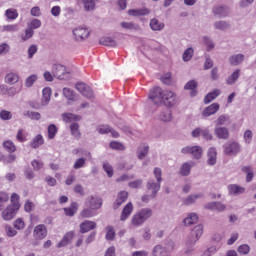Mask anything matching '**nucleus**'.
Masks as SVG:
<instances>
[{
  "instance_id": "nucleus-14",
  "label": "nucleus",
  "mask_w": 256,
  "mask_h": 256,
  "mask_svg": "<svg viewBox=\"0 0 256 256\" xmlns=\"http://www.w3.org/2000/svg\"><path fill=\"white\" fill-rule=\"evenodd\" d=\"M146 189L152 191V197H157V193H159L161 189V182H155V180L150 179L146 184Z\"/></svg>"
},
{
  "instance_id": "nucleus-22",
  "label": "nucleus",
  "mask_w": 256,
  "mask_h": 256,
  "mask_svg": "<svg viewBox=\"0 0 256 256\" xmlns=\"http://www.w3.org/2000/svg\"><path fill=\"white\" fill-rule=\"evenodd\" d=\"M203 197V193L190 194L189 196L182 200V203L184 205H194V203L197 202V199H203Z\"/></svg>"
},
{
  "instance_id": "nucleus-55",
  "label": "nucleus",
  "mask_w": 256,
  "mask_h": 256,
  "mask_svg": "<svg viewBox=\"0 0 256 256\" xmlns=\"http://www.w3.org/2000/svg\"><path fill=\"white\" fill-rule=\"evenodd\" d=\"M37 79H39V77H37L36 74L29 76L25 80V87L31 88L32 85H35V82L37 81Z\"/></svg>"
},
{
  "instance_id": "nucleus-15",
  "label": "nucleus",
  "mask_w": 256,
  "mask_h": 256,
  "mask_svg": "<svg viewBox=\"0 0 256 256\" xmlns=\"http://www.w3.org/2000/svg\"><path fill=\"white\" fill-rule=\"evenodd\" d=\"M35 239L42 240L47 237V227L43 224H39L34 228Z\"/></svg>"
},
{
  "instance_id": "nucleus-21",
  "label": "nucleus",
  "mask_w": 256,
  "mask_h": 256,
  "mask_svg": "<svg viewBox=\"0 0 256 256\" xmlns=\"http://www.w3.org/2000/svg\"><path fill=\"white\" fill-rule=\"evenodd\" d=\"M207 163L210 166L216 165L217 164V148L211 147L208 149L207 153Z\"/></svg>"
},
{
  "instance_id": "nucleus-58",
  "label": "nucleus",
  "mask_w": 256,
  "mask_h": 256,
  "mask_svg": "<svg viewBox=\"0 0 256 256\" xmlns=\"http://www.w3.org/2000/svg\"><path fill=\"white\" fill-rule=\"evenodd\" d=\"M13 225L14 229H17L18 231H23V229H25V221H23L21 218H17Z\"/></svg>"
},
{
  "instance_id": "nucleus-39",
  "label": "nucleus",
  "mask_w": 256,
  "mask_h": 256,
  "mask_svg": "<svg viewBox=\"0 0 256 256\" xmlns=\"http://www.w3.org/2000/svg\"><path fill=\"white\" fill-rule=\"evenodd\" d=\"M23 90V84H17L15 86H11L8 88V97H15V95H19V92Z\"/></svg>"
},
{
  "instance_id": "nucleus-46",
  "label": "nucleus",
  "mask_w": 256,
  "mask_h": 256,
  "mask_svg": "<svg viewBox=\"0 0 256 256\" xmlns=\"http://www.w3.org/2000/svg\"><path fill=\"white\" fill-rule=\"evenodd\" d=\"M194 53H195V50H193L192 47L187 48V49L184 51L183 55H182L183 61H184L185 63L191 61V59H193Z\"/></svg>"
},
{
  "instance_id": "nucleus-61",
  "label": "nucleus",
  "mask_w": 256,
  "mask_h": 256,
  "mask_svg": "<svg viewBox=\"0 0 256 256\" xmlns=\"http://www.w3.org/2000/svg\"><path fill=\"white\" fill-rule=\"evenodd\" d=\"M192 234L195 235L198 239H201V235H203V225L199 224L194 227L192 230Z\"/></svg>"
},
{
  "instance_id": "nucleus-57",
  "label": "nucleus",
  "mask_w": 256,
  "mask_h": 256,
  "mask_svg": "<svg viewBox=\"0 0 256 256\" xmlns=\"http://www.w3.org/2000/svg\"><path fill=\"white\" fill-rule=\"evenodd\" d=\"M33 35H35V32L32 30V28H27L25 30V33L21 36L22 41H29V39H31V37H33Z\"/></svg>"
},
{
  "instance_id": "nucleus-59",
  "label": "nucleus",
  "mask_w": 256,
  "mask_h": 256,
  "mask_svg": "<svg viewBox=\"0 0 256 256\" xmlns=\"http://www.w3.org/2000/svg\"><path fill=\"white\" fill-rule=\"evenodd\" d=\"M106 239L107 241H113V239H115V230L113 229V226H108L106 228Z\"/></svg>"
},
{
  "instance_id": "nucleus-44",
  "label": "nucleus",
  "mask_w": 256,
  "mask_h": 256,
  "mask_svg": "<svg viewBox=\"0 0 256 256\" xmlns=\"http://www.w3.org/2000/svg\"><path fill=\"white\" fill-rule=\"evenodd\" d=\"M43 143H44L43 136L41 134H38L33 138L30 144V147H32V149H38V147H41Z\"/></svg>"
},
{
  "instance_id": "nucleus-52",
  "label": "nucleus",
  "mask_w": 256,
  "mask_h": 256,
  "mask_svg": "<svg viewBox=\"0 0 256 256\" xmlns=\"http://www.w3.org/2000/svg\"><path fill=\"white\" fill-rule=\"evenodd\" d=\"M10 207H14L15 209H19L21 207V204L19 203V195L17 193H13L11 195Z\"/></svg>"
},
{
  "instance_id": "nucleus-2",
  "label": "nucleus",
  "mask_w": 256,
  "mask_h": 256,
  "mask_svg": "<svg viewBox=\"0 0 256 256\" xmlns=\"http://www.w3.org/2000/svg\"><path fill=\"white\" fill-rule=\"evenodd\" d=\"M225 155L229 157H235L238 153H241V145L239 142L230 141L223 145Z\"/></svg>"
},
{
  "instance_id": "nucleus-25",
  "label": "nucleus",
  "mask_w": 256,
  "mask_h": 256,
  "mask_svg": "<svg viewBox=\"0 0 256 256\" xmlns=\"http://www.w3.org/2000/svg\"><path fill=\"white\" fill-rule=\"evenodd\" d=\"M133 213V203L129 202L122 210L120 221H127Z\"/></svg>"
},
{
  "instance_id": "nucleus-34",
  "label": "nucleus",
  "mask_w": 256,
  "mask_h": 256,
  "mask_svg": "<svg viewBox=\"0 0 256 256\" xmlns=\"http://www.w3.org/2000/svg\"><path fill=\"white\" fill-rule=\"evenodd\" d=\"M74 233L68 232L66 235L62 238V240L58 243L57 247L61 249V247H67L69 243L73 240Z\"/></svg>"
},
{
  "instance_id": "nucleus-53",
  "label": "nucleus",
  "mask_w": 256,
  "mask_h": 256,
  "mask_svg": "<svg viewBox=\"0 0 256 256\" xmlns=\"http://www.w3.org/2000/svg\"><path fill=\"white\" fill-rule=\"evenodd\" d=\"M57 126L55 124H50L48 126V138L55 139V135H57Z\"/></svg>"
},
{
  "instance_id": "nucleus-8",
  "label": "nucleus",
  "mask_w": 256,
  "mask_h": 256,
  "mask_svg": "<svg viewBox=\"0 0 256 256\" xmlns=\"http://www.w3.org/2000/svg\"><path fill=\"white\" fill-rule=\"evenodd\" d=\"M182 153H184V155L190 153V155H193L194 159H201V157H203V148H201V146H186L182 148Z\"/></svg>"
},
{
  "instance_id": "nucleus-35",
  "label": "nucleus",
  "mask_w": 256,
  "mask_h": 256,
  "mask_svg": "<svg viewBox=\"0 0 256 256\" xmlns=\"http://www.w3.org/2000/svg\"><path fill=\"white\" fill-rule=\"evenodd\" d=\"M100 45H104L105 47H117V41L112 37L105 36L100 39Z\"/></svg>"
},
{
  "instance_id": "nucleus-60",
  "label": "nucleus",
  "mask_w": 256,
  "mask_h": 256,
  "mask_svg": "<svg viewBox=\"0 0 256 256\" xmlns=\"http://www.w3.org/2000/svg\"><path fill=\"white\" fill-rule=\"evenodd\" d=\"M237 251L238 253H240V255H249V251H251V247H249V245L247 244H242L238 247Z\"/></svg>"
},
{
  "instance_id": "nucleus-54",
  "label": "nucleus",
  "mask_w": 256,
  "mask_h": 256,
  "mask_svg": "<svg viewBox=\"0 0 256 256\" xmlns=\"http://www.w3.org/2000/svg\"><path fill=\"white\" fill-rule=\"evenodd\" d=\"M87 163V160L85 158H78L74 162L73 169H83Z\"/></svg>"
},
{
  "instance_id": "nucleus-43",
  "label": "nucleus",
  "mask_w": 256,
  "mask_h": 256,
  "mask_svg": "<svg viewBox=\"0 0 256 256\" xmlns=\"http://www.w3.org/2000/svg\"><path fill=\"white\" fill-rule=\"evenodd\" d=\"M63 95L68 101H76L77 94L70 88H63Z\"/></svg>"
},
{
  "instance_id": "nucleus-19",
  "label": "nucleus",
  "mask_w": 256,
  "mask_h": 256,
  "mask_svg": "<svg viewBox=\"0 0 256 256\" xmlns=\"http://www.w3.org/2000/svg\"><path fill=\"white\" fill-rule=\"evenodd\" d=\"M97 228V223L94 221L85 220L80 224V232L89 233V231H93V229Z\"/></svg>"
},
{
  "instance_id": "nucleus-7",
  "label": "nucleus",
  "mask_w": 256,
  "mask_h": 256,
  "mask_svg": "<svg viewBox=\"0 0 256 256\" xmlns=\"http://www.w3.org/2000/svg\"><path fill=\"white\" fill-rule=\"evenodd\" d=\"M212 13L214 17L225 19V17H229L231 14V8L227 5H216L212 9Z\"/></svg>"
},
{
  "instance_id": "nucleus-63",
  "label": "nucleus",
  "mask_w": 256,
  "mask_h": 256,
  "mask_svg": "<svg viewBox=\"0 0 256 256\" xmlns=\"http://www.w3.org/2000/svg\"><path fill=\"white\" fill-rule=\"evenodd\" d=\"M5 233L7 237H15L17 236V230L11 227V225H6L5 226Z\"/></svg>"
},
{
  "instance_id": "nucleus-36",
  "label": "nucleus",
  "mask_w": 256,
  "mask_h": 256,
  "mask_svg": "<svg viewBox=\"0 0 256 256\" xmlns=\"http://www.w3.org/2000/svg\"><path fill=\"white\" fill-rule=\"evenodd\" d=\"M241 77V70L236 69L227 79L226 84L227 85H235L237 83V79Z\"/></svg>"
},
{
  "instance_id": "nucleus-31",
  "label": "nucleus",
  "mask_w": 256,
  "mask_h": 256,
  "mask_svg": "<svg viewBox=\"0 0 256 256\" xmlns=\"http://www.w3.org/2000/svg\"><path fill=\"white\" fill-rule=\"evenodd\" d=\"M120 27L122 29H126V31H141V26L139 24H135L133 22H121Z\"/></svg>"
},
{
  "instance_id": "nucleus-29",
  "label": "nucleus",
  "mask_w": 256,
  "mask_h": 256,
  "mask_svg": "<svg viewBox=\"0 0 256 256\" xmlns=\"http://www.w3.org/2000/svg\"><path fill=\"white\" fill-rule=\"evenodd\" d=\"M199 221V216L196 213H189L186 218L183 219V225L189 227L190 225H195Z\"/></svg>"
},
{
  "instance_id": "nucleus-28",
  "label": "nucleus",
  "mask_w": 256,
  "mask_h": 256,
  "mask_svg": "<svg viewBox=\"0 0 256 256\" xmlns=\"http://www.w3.org/2000/svg\"><path fill=\"white\" fill-rule=\"evenodd\" d=\"M51 88L47 87L44 88L42 91V100H41V105L43 107H47L51 101Z\"/></svg>"
},
{
  "instance_id": "nucleus-47",
  "label": "nucleus",
  "mask_w": 256,
  "mask_h": 256,
  "mask_svg": "<svg viewBox=\"0 0 256 256\" xmlns=\"http://www.w3.org/2000/svg\"><path fill=\"white\" fill-rule=\"evenodd\" d=\"M242 171L243 173H246L247 183H250V181H253V168L251 166H243Z\"/></svg>"
},
{
  "instance_id": "nucleus-33",
  "label": "nucleus",
  "mask_w": 256,
  "mask_h": 256,
  "mask_svg": "<svg viewBox=\"0 0 256 256\" xmlns=\"http://www.w3.org/2000/svg\"><path fill=\"white\" fill-rule=\"evenodd\" d=\"M202 43L206 47V51L210 53V51H213L215 49V41H213V38L210 36H203L202 37Z\"/></svg>"
},
{
  "instance_id": "nucleus-20",
  "label": "nucleus",
  "mask_w": 256,
  "mask_h": 256,
  "mask_svg": "<svg viewBox=\"0 0 256 256\" xmlns=\"http://www.w3.org/2000/svg\"><path fill=\"white\" fill-rule=\"evenodd\" d=\"M159 121H162V123H171L173 121V112L169 109H166L158 115Z\"/></svg>"
},
{
  "instance_id": "nucleus-23",
  "label": "nucleus",
  "mask_w": 256,
  "mask_h": 256,
  "mask_svg": "<svg viewBox=\"0 0 256 256\" xmlns=\"http://www.w3.org/2000/svg\"><path fill=\"white\" fill-rule=\"evenodd\" d=\"M219 109H220L219 103H213L204 109V111L202 112V115L204 117H211V115H215V113H217Z\"/></svg>"
},
{
  "instance_id": "nucleus-32",
  "label": "nucleus",
  "mask_w": 256,
  "mask_h": 256,
  "mask_svg": "<svg viewBox=\"0 0 256 256\" xmlns=\"http://www.w3.org/2000/svg\"><path fill=\"white\" fill-rule=\"evenodd\" d=\"M221 95L220 89H215L212 92L208 93L204 98L205 105H209L211 101H215L216 98H218Z\"/></svg>"
},
{
  "instance_id": "nucleus-45",
  "label": "nucleus",
  "mask_w": 256,
  "mask_h": 256,
  "mask_svg": "<svg viewBox=\"0 0 256 256\" xmlns=\"http://www.w3.org/2000/svg\"><path fill=\"white\" fill-rule=\"evenodd\" d=\"M147 155H149V146H147V145L140 146L138 149V153H137L138 159H140V161H142V159L144 157H147Z\"/></svg>"
},
{
  "instance_id": "nucleus-10",
  "label": "nucleus",
  "mask_w": 256,
  "mask_h": 256,
  "mask_svg": "<svg viewBox=\"0 0 256 256\" xmlns=\"http://www.w3.org/2000/svg\"><path fill=\"white\" fill-rule=\"evenodd\" d=\"M18 211V208L9 205L2 211V219L4 221H11L12 219H15V215H17Z\"/></svg>"
},
{
  "instance_id": "nucleus-40",
  "label": "nucleus",
  "mask_w": 256,
  "mask_h": 256,
  "mask_svg": "<svg viewBox=\"0 0 256 256\" xmlns=\"http://www.w3.org/2000/svg\"><path fill=\"white\" fill-rule=\"evenodd\" d=\"M77 209H79V204L77 202H73L70 207L64 208L65 215L73 217V215L77 213Z\"/></svg>"
},
{
  "instance_id": "nucleus-9",
  "label": "nucleus",
  "mask_w": 256,
  "mask_h": 256,
  "mask_svg": "<svg viewBox=\"0 0 256 256\" xmlns=\"http://www.w3.org/2000/svg\"><path fill=\"white\" fill-rule=\"evenodd\" d=\"M76 89L77 91H79V93H81V95L86 97V99H93L95 97V94H93V90L91 89V87L83 82L77 83Z\"/></svg>"
},
{
  "instance_id": "nucleus-1",
  "label": "nucleus",
  "mask_w": 256,
  "mask_h": 256,
  "mask_svg": "<svg viewBox=\"0 0 256 256\" xmlns=\"http://www.w3.org/2000/svg\"><path fill=\"white\" fill-rule=\"evenodd\" d=\"M151 217H153V209L142 208L132 216L130 225L132 227H141Z\"/></svg>"
},
{
  "instance_id": "nucleus-26",
  "label": "nucleus",
  "mask_w": 256,
  "mask_h": 256,
  "mask_svg": "<svg viewBox=\"0 0 256 256\" xmlns=\"http://www.w3.org/2000/svg\"><path fill=\"white\" fill-rule=\"evenodd\" d=\"M195 163L193 162H185L181 165L179 169V173L182 177H188V175H191V167H193Z\"/></svg>"
},
{
  "instance_id": "nucleus-38",
  "label": "nucleus",
  "mask_w": 256,
  "mask_h": 256,
  "mask_svg": "<svg viewBox=\"0 0 256 256\" xmlns=\"http://www.w3.org/2000/svg\"><path fill=\"white\" fill-rule=\"evenodd\" d=\"M164 28L165 24H163V22H159L156 18L150 20V29H152V31H163Z\"/></svg>"
},
{
  "instance_id": "nucleus-50",
  "label": "nucleus",
  "mask_w": 256,
  "mask_h": 256,
  "mask_svg": "<svg viewBox=\"0 0 256 256\" xmlns=\"http://www.w3.org/2000/svg\"><path fill=\"white\" fill-rule=\"evenodd\" d=\"M197 241H199V238L195 236L193 232H191L186 240V247H193L197 243Z\"/></svg>"
},
{
  "instance_id": "nucleus-41",
  "label": "nucleus",
  "mask_w": 256,
  "mask_h": 256,
  "mask_svg": "<svg viewBox=\"0 0 256 256\" xmlns=\"http://www.w3.org/2000/svg\"><path fill=\"white\" fill-rule=\"evenodd\" d=\"M5 83L8 85H15V83H19V75L10 72L5 76Z\"/></svg>"
},
{
  "instance_id": "nucleus-12",
  "label": "nucleus",
  "mask_w": 256,
  "mask_h": 256,
  "mask_svg": "<svg viewBox=\"0 0 256 256\" xmlns=\"http://www.w3.org/2000/svg\"><path fill=\"white\" fill-rule=\"evenodd\" d=\"M103 200L99 197L89 196L86 200V206L90 209H101Z\"/></svg>"
},
{
  "instance_id": "nucleus-17",
  "label": "nucleus",
  "mask_w": 256,
  "mask_h": 256,
  "mask_svg": "<svg viewBox=\"0 0 256 256\" xmlns=\"http://www.w3.org/2000/svg\"><path fill=\"white\" fill-rule=\"evenodd\" d=\"M150 13L151 10L148 8L130 9L128 11V15H130V17H145V15H149Z\"/></svg>"
},
{
  "instance_id": "nucleus-3",
  "label": "nucleus",
  "mask_w": 256,
  "mask_h": 256,
  "mask_svg": "<svg viewBox=\"0 0 256 256\" xmlns=\"http://www.w3.org/2000/svg\"><path fill=\"white\" fill-rule=\"evenodd\" d=\"M165 94V91L161 89V87H154L150 93L148 98L153 101L154 105H163V96Z\"/></svg>"
},
{
  "instance_id": "nucleus-11",
  "label": "nucleus",
  "mask_w": 256,
  "mask_h": 256,
  "mask_svg": "<svg viewBox=\"0 0 256 256\" xmlns=\"http://www.w3.org/2000/svg\"><path fill=\"white\" fill-rule=\"evenodd\" d=\"M214 135L217 137V139H223L224 141H227L229 139V128L225 126H216L214 128Z\"/></svg>"
},
{
  "instance_id": "nucleus-42",
  "label": "nucleus",
  "mask_w": 256,
  "mask_h": 256,
  "mask_svg": "<svg viewBox=\"0 0 256 256\" xmlns=\"http://www.w3.org/2000/svg\"><path fill=\"white\" fill-rule=\"evenodd\" d=\"M62 118L65 123H71V121H81V116L72 113H63Z\"/></svg>"
},
{
  "instance_id": "nucleus-4",
  "label": "nucleus",
  "mask_w": 256,
  "mask_h": 256,
  "mask_svg": "<svg viewBox=\"0 0 256 256\" xmlns=\"http://www.w3.org/2000/svg\"><path fill=\"white\" fill-rule=\"evenodd\" d=\"M52 74L56 79H69V72L67 71V67L63 64H54L52 66Z\"/></svg>"
},
{
  "instance_id": "nucleus-51",
  "label": "nucleus",
  "mask_w": 256,
  "mask_h": 256,
  "mask_svg": "<svg viewBox=\"0 0 256 256\" xmlns=\"http://www.w3.org/2000/svg\"><path fill=\"white\" fill-rule=\"evenodd\" d=\"M0 119L2 121H11V119H13V114L9 110H1Z\"/></svg>"
},
{
  "instance_id": "nucleus-62",
  "label": "nucleus",
  "mask_w": 256,
  "mask_h": 256,
  "mask_svg": "<svg viewBox=\"0 0 256 256\" xmlns=\"http://www.w3.org/2000/svg\"><path fill=\"white\" fill-rule=\"evenodd\" d=\"M103 169L105 173H107L108 177H113L114 171H113V166H111V164H109L108 162H104Z\"/></svg>"
},
{
  "instance_id": "nucleus-13",
  "label": "nucleus",
  "mask_w": 256,
  "mask_h": 256,
  "mask_svg": "<svg viewBox=\"0 0 256 256\" xmlns=\"http://www.w3.org/2000/svg\"><path fill=\"white\" fill-rule=\"evenodd\" d=\"M99 0H76L78 5H83L84 11L90 13V11H95V7Z\"/></svg>"
},
{
  "instance_id": "nucleus-24",
  "label": "nucleus",
  "mask_w": 256,
  "mask_h": 256,
  "mask_svg": "<svg viewBox=\"0 0 256 256\" xmlns=\"http://www.w3.org/2000/svg\"><path fill=\"white\" fill-rule=\"evenodd\" d=\"M228 193L234 196L243 195L245 188L237 184H230L228 185Z\"/></svg>"
},
{
  "instance_id": "nucleus-48",
  "label": "nucleus",
  "mask_w": 256,
  "mask_h": 256,
  "mask_svg": "<svg viewBox=\"0 0 256 256\" xmlns=\"http://www.w3.org/2000/svg\"><path fill=\"white\" fill-rule=\"evenodd\" d=\"M71 135L75 137L76 139H79L81 137V132L79 131V124L78 123H72L70 125Z\"/></svg>"
},
{
  "instance_id": "nucleus-56",
  "label": "nucleus",
  "mask_w": 256,
  "mask_h": 256,
  "mask_svg": "<svg viewBox=\"0 0 256 256\" xmlns=\"http://www.w3.org/2000/svg\"><path fill=\"white\" fill-rule=\"evenodd\" d=\"M39 51V47H37L36 44H32L28 47V59H33L35 57V54Z\"/></svg>"
},
{
  "instance_id": "nucleus-5",
  "label": "nucleus",
  "mask_w": 256,
  "mask_h": 256,
  "mask_svg": "<svg viewBox=\"0 0 256 256\" xmlns=\"http://www.w3.org/2000/svg\"><path fill=\"white\" fill-rule=\"evenodd\" d=\"M72 35L74 41L81 43V41H85L89 37V30L84 26H78L72 30Z\"/></svg>"
},
{
  "instance_id": "nucleus-64",
  "label": "nucleus",
  "mask_w": 256,
  "mask_h": 256,
  "mask_svg": "<svg viewBox=\"0 0 256 256\" xmlns=\"http://www.w3.org/2000/svg\"><path fill=\"white\" fill-rule=\"evenodd\" d=\"M6 17L8 19H15L16 17H19V13L15 9H8L6 10Z\"/></svg>"
},
{
  "instance_id": "nucleus-27",
  "label": "nucleus",
  "mask_w": 256,
  "mask_h": 256,
  "mask_svg": "<svg viewBox=\"0 0 256 256\" xmlns=\"http://www.w3.org/2000/svg\"><path fill=\"white\" fill-rule=\"evenodd\" d=\"M197 81L190 80L185 86L186 91H190V97H197Z\"/></svg>"
},
{
  "instance_id": "nucleus-6",
  "label": "nucleus",
  "mask_w": 256,
  "mask_h": 256,
  "mask_svg": "<svg viewBox=\"0 0 256 256\" xmlns=\"http://www.w3.org/2000/svg\"><path fill=\"white\" fill-rule=\"evenodd\" d=\"M162 105H165L166 107H175V105H177V95L173 91L165 90L162 98Z\"/></svg>"
},
{
  "instance_id": "nucleus-30",
  "label": "nucleus",
  "mask_w": 256,
  "mask_h": 256,
  "mask_svg": "<svg viewBox=\"0 0 256 256\" xmlns=\"http://www.w3.org/2000/svg\"><path fill=\"white\" fill-rule=\"evenodd\" d=\"M243 61H245V55L243 54H234L229 58V63L233 67H237V65H241Z\"/></svg>"
},
{
  "instance_id": "nucleus-16",
  "label": "nucleus",
  "mask_w": 256,
  "mask_h": 256,
  "mask_svg": "<svg viewBox=\"0 0 256 256\" xmlns=\"http://www.w3.org/2000/svg\"><path fill=\"white\" fill-rule=\"evenodd\" d=\"M129 193L127 191H120L117 195V198L114 202V209H119L121 205L127 201Z\"/></svg>"
},
{
  "instance_id": "nucleus-49",
  "label": "nucleus",
  "mask_w": 256,
  "mask_h": 256,
  "mask_svg": "<svg viewBox=\"0 0 256 256\" xmlns=\"http://www.w3.org/2000/svg\"><path fill=\"white\" fill-rule=\"evenodd\" d=\"M2 31H6L7 33H17V31H19V25L17 24L4 25L2 27Z\"/></svg>"
},
{
  "instance_id": "nucleus-18",
  "label": "nucleus",
  "mask_w": 256,
  "mask_h": 256,
  "mask_svg": "<svg viewBox=\"0 0 256 256\" xmlns=\"http://www.w3.org/2000/svg\"><path fill=\"white\" fill-rule=\"evenodd\" d=\"M213 28L216 31H229V29H231V24L225 20H217L213 23Z\"/></svg>"
},
{
  "instance_id": "nucleus-37",
  "label": "nucleus",
  "mask_w": 256,
  "mask_h": 256,
  "mask_svg": "<svg viewBox=\"0 0 256 256\" xmlns=\"http://www.w3.org/2000/svg\"><path fill=\"white\" fill-rule=\"evenodd\" d=\"M215 125L216 127H223V125H229L231 124V119L227 115H220L216 120H215Z\"/></svg>"
}]
</instances>
